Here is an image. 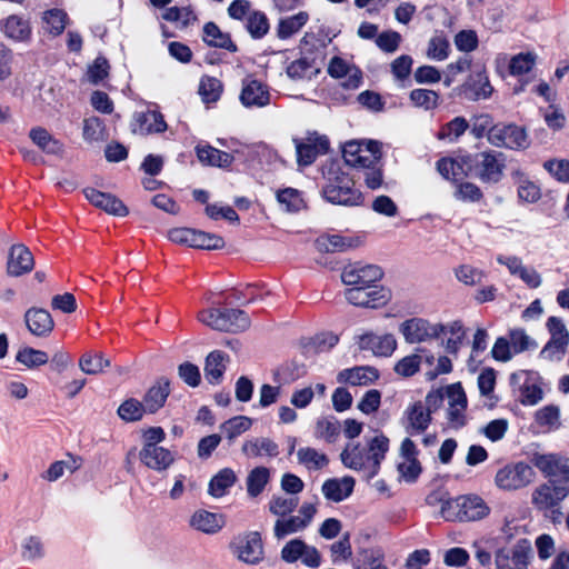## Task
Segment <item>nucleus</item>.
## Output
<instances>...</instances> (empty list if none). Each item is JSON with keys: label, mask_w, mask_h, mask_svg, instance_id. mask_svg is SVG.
Instances as JSON below:
<instances>
[{"label": "nucleus", "mask_w": 569, "mask_h": 569, "mask_svg": "<svg viewBox=\"0 0 569 569\" xmlns=\"http://www.w3.org/2000/svg\"><path fill=\"white\" fill-rule=\"evenodd\" d=\"M569 496L567 482H558L555 479L539 485L531 493V503L538 510H550L560 505Z\"/></svg>", "instance_id": "9b49d317"}, {"label": "nucleus", "mask_w": 569, "mask_h": 569, "mask_svg": "<svg viewBox=\"0 0 569 569\" xmlns=\"http://www.w3.org/2000/svg\"><path fill=\"white\" fill-rule=\"evenodd\" d=\"M462 521L480 520L489 515V507L478 496H462Z\"/></svg>", "instance_id": "c9c22d12"}, {"label": "nucleus", "mask_w": 569, "mask_h": 569, "mask_svg": "<svg viewBox=\"0 0 569 569\" xmlns=\"http://www.w3.org/2000/svg\"><path fill=\"white\" fill-rule=\"evenodd\" d=\"M203 40L211 47L236 51L237 46L232 42L229 34L223 33L213 22H208L203 27Z\"/></svg>", "instance_id": "58836bf2"}, {"label": "nucleus", "mask_w": 569, "mask_h": 569, "mask_svg": "<svg viewBox=\"0 0 569 569\" xmlns=\"http://www.w3.org/2000/svg\"><path fill=\"white\" fill-rule=\"evenodd\" d=\"M422 363V355L420 353H413L403 357L395 365V372L398 376L408 378L417 373L420 369V366Z\"/></svg>", "instance_id": "e2e57ef3"}, {"label": "nucleus", "mask_w": 569, "mask_h": 569, "mask_svg": "<svg viewBox=\"0 0 569 569\" xmlns=\"http://www.w3.org/2000/svg\"><path fill=\"white\" fill-rule=\"evenodd\" d=\"M359 240L346 238L339 234L321 236L317 239L316 246L322 252H342L359 246Z\"/></svg>", "instance_id": "473e14b6"}, {"label": "nucleus", "mask_w": 569, "mask_h": 569, "mask_svg": "<svg viewBox=\"0 0 569 569\" xmlns=\"http://www.w3.org/2000/svg\"><path fill=\"white\" fill-rule=\"evenodd\" d=\"M34 260L31 251L22 243L10 248L7 271L10 276L19 277L32 270Z\"/></svg>", "instance_id": "412c9836"}, {"label": "nucleus", "mask_w": 569, "mask_h": 569, "mask_svg": "<svg viewBox=\"0 0 569 569\" xmlns=\"http://www.w3.org/2000/svg\"><path fill=\"white\" fill-rule=\"evenodd\" d=\"M378 379V372L371 367H355L340 371L337 376L339 383L366 386Z\"/></svg>", "instance_id": "c756f323"}, {"label": "nucleus", "mask_w": 569, "mask_h": 569, "mask_svg": "<svg viewBox=\"0 0 569 569\" xmlns=\"http://www.w3.org/2000/svg\"><path fill=\"white\" fill-rule=\"evenodd\" d=\"M80 463L73 457H69L67 460H58L49 466V468L41 475V478L46 481L53 482L60 479L66 472L73 473L78 470Z\"/></svg>", "instance_id": "a18cd8bd"}, {"label": "nucleus", "mask_w": 569, "mask_h": 569, "mask_svg": "<svg viewBox=\"0 0 569 569\" xmlns=\"http://www.w3.org/2000/svg\"><path fill=\"white\" fill-rule=\"evenodd\" d=\"M222 92L221 82L213 77H203L199 84V94L203 102L211 103L219 100Z\"/></svg>", "instance_id": "bf43d9fd"}, {"label": "nucleus", "mask_w": 569, "mask_h": 569, "mask_svg": "<svg viewBox=\"0 0 569 569\" xmlns=\"http://www.w3.org/2000/svg\"><path fill=\"white\" fill-rule=\"evenodd\" d=\"M489 143L498 148L523 150L530 144L528 134L517 124L498 123L489 132Z\"/></svg>", "instance_id": "9d476101"}, {"label": "nucleus", "mask_w": 569, "mask_h": 569, "mask_svg": "<svg viewBox=\"0 0 569 569\" xmlns=\"http://www.w3.org/2000/svg\"><path fill=\"white\" fill-rule=\"evenodd\" d=\"M382 277L379 267L373 264L352 263L343 268L341 280L351 287H371Z\"/></svg>", "instance_id": "2eb2a0df"}, {"label": "nucleus", "mask_w": 569, "mask_h": 569, "mask_svg": "<svg viewBox=\"0 0 569 569\" xmlns=\"http://www.w3.org/2000/svg\"><path fill=\"white\" fill-rule=\"evenodd\" d=\"M297 162L299 166L311 164L318 154L326 153L329 149V141L325 136L310 134L305 141L295 139Z\"/></svg>", "instance_id": "dca6fc26"}, {"label": "nucleus", "mask_w": 569, "mask_h": 569, "mask_svg": "<svg viewBox=\"0 0 569 569\" xmlns=\"http://www.w3.org/2000/svg\"><path fill=\"white\" fill-rule=\"evenodd\" d=\"M492 92V87L489 83L487 76L482 72H477L466 81L462 86L461 93L469 100H480L488 98Z\"/></svg>", "instance_id": "c85d7f7f"}, {"label": "nucleus", "mask_w": 569, "mask_h": 569, "mask_svg": "<svg viewBox=\"0 0 569 569\" xmlns=\"http://www.w3.org/2000/svg\"><path fill=\"white\" fill-rule=\"evenodd\" d=\"M110 366V360L102 353L87 352L79 360V368L86 375H99Z\"/></svg>", "instance_id": "09e8293b"}, {"label": "nucleus", "mask_w": 569, "mask_h": 569, "mask_svg": "<svg viewBox=\"0 0 569 569\" xmlns=\"http://www.w3.org/2000/svg\"><path fill=\"white\" fill-rule=\"evenodd\" d=\"M241 451L248 458L276 457L279 453L278 445L264 437L248 439L242 443Z\"/></svg>", "instance_id": "bb28decb"}, {"label": "nucleus", "mask_w": 569, "mask_h": 569, "mask_svg": "<svg viewBox=\"0 0 569 569\" xmlns=\"http://www.w3.org/2000/svg\"><path fill=\"white\" fill-rule=\"evenodd\" d=\"M170 241L196 249L216 250L224 247L222 237L191 228H172L168 231Z\"/></svg>", "instance_id": "7ed1b4c3"}, {"label": "nucleus", "mask_w": 569, "mask_h": 569, "mask_svg": "<svg viewBox=\"0 0 569 569\" xmlns=\"http://www.w3.org/2000/svg\"><path fill=\"white\" fill-rule=\"evenodd\" d=\"M410 100L417 108L432 110L439 103V96L433 90L415 89L410 92Z\"/></svg>", "instance_id": "680f3d73"}, {"label": "nucleus", "mask_w": 569, "mask_h": 569, "mask_svg": "<svg viewBox=\"0 0 569 569\" xmlns=\"http://www.w3.org/2000/svg\"><path fill=\"white\" fill-rule=\"evenodd\" d=\"M67 14L58 9L49 10L43 14L44 30L53 36L60 34L66 28Z\"/></svg>", "instance_id": "774afa93"}, {"label": "nucleus", "mask_w": 569, "mask_h": 569, "mask_svg": "<svg viewBox=\"0 0 569 569\" xmlns=\"http://www.w3.org/2000/svg\"><path fill=\"white\" fill-rule=\"evenodd\" d=\"M28 330L37 337H47L53 330L54 322L51 315L41 308L32 307L24 313Z\"/></svg>", "instance_id": "b1692460"}, {"label": "nucleus", "mask_w": 569, "mask_h": 569, "mask_svg": "<svg viewBox=\"0 0 569 569\" xmlns=\"http://www.w3.org/2000/svg\"><path fill=\"white\" fill-rule=\"evenodd\" d=\"M44 557V545L40 537L28 536L21 543V558L32 562Z\"/></svg>", "instance_id": "3c124183"}, {"label": "nucleus", "mask_w": 569, "mask_h": 569, "mask_svg": "<svg viewBox=\"0 0 569 569\" xmlns=\"http://www.w3.org/2000/svg\"><path fill=\"white\" fill-rule=\"evenodd\" d=\"M16 359L28 368H37L46 365L49 360V356L42 350L23 347L17 352Z\"/></svg>", "instance_id": "603ef678"}, {"label": "nucleus", "mask_w": 569, "mask_h": 569, "mask_svg": "<svg viewBox=\"0 0 569 569\" xmlns=\"http://www.w3.org/2000/svg\"><path fill=\"white\" fill-rule=\"evenodd\" d=\"M537 61L533 52H521L513 56L509 61V71L512 76H522L532 70Z\"/></svg>", "instance_id": "864d4df0"}, {"label": "nucleus", "mask_w": 569, "mask_h": 569, "mask_svg": "<svg viewBox=\"0 0 569 569\" xmlns=\"http://www.w3.org/2000/svg\"><path fill=\"white\" fill-rule=\"evenodd\" d=\"M247 30L254 39L264 37L269 31V21L261 11H251L247 19Z\"/></svg>", "instance_id": "13d9d810"}, {"label": "nucleus", "mask_w": 569, "mask_h": 569, "mask_svg": "<svg viewBox=\"0 0 569 569\" xmlns=\"http://www.w3.org/2000/svg\"><path fill=\"white\" fill-rule=\"evenodd\" d=\"M2 31L14 41H27L31 36L29 22L19 16L8 17L2 24Z\"/></svg>", "instance_id": "e433bc0d"}, {"label": "nucleus", "mask_w": 569, "mask_h": 569, "mask_svg": "<svg viewBox=\"0 0 569 569\" xmlns=\"http://www.w3.org/2000/svg\"><path fill=\"white\" fill-rule=\"evenodd\" d=\"M318 72L307 59L295 60L287 67L288 77L295 81L311 79Z\"/></svg>", "instance_id": "0e129e2a"}, {"label": "nucleus", "mask_w": 569, "mask_h": 569, "mask_svg": "<svg viewBox=\"0 0 569 569\" xmlns=\"http://www.w3.org/2000/svg\"><path fill=\"white\" fill-rule=\"evenodd\" d=\"M162 18L170 22L180 23L181 27H188L197 20L196 14L189 7H171L168 8Z\"/></svg>", "instance_id": "338daca9"}, {"label": "nucleus", "mask_w": 569, "mask_h": 569, "mask_svg": "<svg viewBox=\"0 0 569 569\" xmlns=\"http://www.w3.org/2000/svg\"><path fill=\"white\" fill-rule=\"evenodd\" d=\"M196 151L199 161L204 164L228 168L233 162V157L230 153L211 146H198Z\"/></svg>", "instance_id": "f704fd0d"}, {"label": "nucleus", "mask_w": 569, "mask_h": 569, "mask_svg": "<svg viewBox=\"0 0 569 569\" xmlns=\"http://www.w3.org/2000/svg\"><path fill=\"white\" fill-rule=\"evenodd\" d=\"M430 505L440 502V515L448 521H462V497L449 498L440 493H432L428 497Z\"/></svg>", "instance_id": "7c9ffc66"}, {"label": "nucleus", "mask_w": 569, "mask_h": 569, "mask_svg": "<svg viewBox=\"0 0 569 569\" xmlns=\"http://www.w3.org/2000/svg\"><path fill=\"white\" fill-rule=\"evenodd\" d=\"M270 471L266 467L252 469L246 480L247 492L250 497L259 496L269 482Z\"/></svg>", "instance_id": "de8ad7c7"}, {"label": "nucleus", "mask_w": 569, "mask_h": 569, "mask_svg": "<svg viewBox=\"0 0 569 569\" xmlns=\"http://www.w3.org/2000/svg\"><path fill=\"white\" fill-rule=\"evenodd\" d=\"M351 184V179L343 173H335L333 177L330 174L322 189L323 197L335 204L357 206L361 201V194Z\"/></svg>", "instance_id": "39448f33"}, {"label": "nucleus", "mask_w": 569, "mask_h": 569, "mask_svg": "<svg viewBox=\"0 0 569 569\" xmlns=\"http://www.w3.org/2000/svg\"><path fill=\"white\" fill-rule=\"evenodd\" d=\"M399 331L408 343H419L440 337L443 328L441 323H430L426 319L412 318L403 321Z\"/></svg>", "instance_id": "f8f14e48"}, {"label": "nucleus", "mask_w": 569, "mask_h": 569, "mask_svg": "<svg viewBox=\"0 0 569 569\" xmlns=\"http://www.w3.org/2000/svg\"><path fill=\"white\" fill-rule=\"evenodd\" d=\"M345 297L353 306L366 308H378L388 300V295L383 290H377L371 287H351L346 290Z\"/></svg>", "instance_id": "f3484780"}, {"label": "nucleus", "mask_w": 569, "mask_h": 569, "mask_svg": "<svg viewBox=\"0 0 569 569\" xmlns=\"http://www.w3.org/2000/svg\"><path fill=\"white\" fill-rule=\"evenodd\" d=\"M281 559L292 563L301 559L302 563L310 568L320 566V553L316 547L307 545L301 539H291L281 549Z\"/></svg>", "instance_id": "4468645a"}, {"label": "nucleus", "mask_w": 569, "mask_h": 569, "mask_svg": "<svg viewBox=\"0 0 569 569\" xmlns=\"http://www.w3.org/2000/svg\"><path fill=\"white\" fill-rule=\"evenodd\" d=\"M546 327L550 339L540 351V357L546 360H561L569 346V331L565 322L558 317H550Z\"/></svg>", "instance_id": "423d86ee"}, {"label": "nucleus", "mask_w": 569, "mask_h": 569, "mask_svg": "<svg viewBox=\"0 0 569 569\" xmlns=\"http://www.w3.org/2000/svg\"><path fill=\"white\" fill-rule=\"evenodd\" d=\"M297 459L308 470H320L329 463L326 453L311 447H303L297 451Z\"/></svg>", "instance_id": "79ce46f5"}, {"label": "nucleus", "mask_w": 569, "mask_h": 569, "mask_svg": "<svg viewBox=\"0 0 569 569\" xmlns=\"http://www.w3.org/2000/svg\"><path fill=\"white\" fill-rule=\"evenodd\" d=\"M29 137L46 153L60 154L63 151V144L41 127L31 129Z\"/></svg>", "instance_id": "4c0bfd02"}, {"label": "nucleus", "mask_w": 569, "mask_h": 569, "mask_svg": "<svg viewBox=\"0 0 569 569\" xmlns=\"http://www.w3.org/2000/svg\"><path fill=\"white\" fill-rule=\"evenodd\" d=\"M532 553L530 541L518 540L511 547H502L496 551L495 563L497 569H528Z\"/></svg>", "instance_id": "6e6552de"}, {"label": "nucleus", "mask_w": 569, "mask_h": 569, "mask_svg": "<svg viewBox=\"0 0 569 569\" xmlns=\"http://www.w3.org/2000/svg\"><path fill=\"white\" fill-rule=\"evenodd\" d=\"M308 19V13L302 11L286 19H281L277 28V36L280 39L290 38L307 23Z\"/></svg>", "instance_id": "8fccbe9b"}, {"label": "nucleus", "mask_w": 569, "mask_h": 569, "mask_svg": "<svg viewBox=\"0 0 569 569\" xmlns=\"http://www.w3.org/2000/svg\"><path fill=\"white\" fill-rule=\"evenodd\" d=\"M236 480V473L231 469L224 468L210 480L208 492L214 498H221L234 485Z\"/></svg>", "instance_id": "ea45409f"}, {"label": "nucleus", "mask_w": 569, "mask_h": 569, "mask_svg": "<svg viewBox=\"0 0 569 569\" xmlns=\"http://www.w3.org/2000/svg\"><path fill=\"white\" fill-rule=\"evenodd\" d=\"M535 471L526 462L509 463L499 469L495 477L498 488L507 491L519 490L530 485L535 479Z\"/></svg>", "instance_id": "20e7f679"}, {"label": "nucleus", "mask_w": 569, "mask_h": 569, "mask_svg": "<svg viewBox=\"0 0 569 569\" xmlns=\"http://www.w3.org/2000/svg\"><path fill=\"white\" fill-rule=\"evenodd\" d=\"M531 463L550 479L559 477L560 482H569V459L558 453L535 452L530 458Z\"/></svg>", "instance_id": "ddd939ff"}, {"label": "nucleus", "mask_w": 569, "mask_h": 569, "mask_svg": "<svg viewBox=\"0 0 569 569\" xmlns=\"http://www.w3.org/2000/svg\"><path fill=\"white\" fill-rule=\"evenodd\" d=\"M189 525L197 531L214 535L226 526V519L221 513L199 509L191 515Z\"/></svg>", "instance_id": "5701e85b"}, {"label": "nucleus", "mask_w": 569, "mask_h": 569, "mask_svg": "<svg viewBox=\"0 0 569 569\" xmlns=\"http://www.w3.org/2000/svg\"><path fill=\"white\" fill-rule=\"evenodd\" d=\"M278 202L287 212H298L305 207V201L297 189L286 188L277 192Z\"/></svg>", "instance_id": "5fc2aeb1"}, {"label": "nucleus", "mask_w": 569, "mask_h": 569, "mask_svg": "<svg viewBox=\"0 0 569 569\" xmlns=\"http://www.w3.org/2000/svg\"><path fill=\"white\" fill-rule=\"evenodd\" d=\"M317 513L316 505L311 502H305L300 507L297 516L288 515L278 518L274 522L273 535L278 540L286 538L289 535H293L303 531L312 521Z\"/></svg>", "instance_id": "1a4fd4ad"}, {"label": "nucleus", "mask_w": 569, "mask_h": 569, "mask_svg": "<svg viewBox=\"0 0 569 569\" xmlns=\"http://www.w3.org/2000/svg\"><path fill=\"white\" fill-rule=\"evenodd\" d=\"M358 346L361 350L371 351L375 356L388 357L397 348V340L391 333L382 336L372 332L359 337Z\"/></svg>", "instance_id": "aec40b11"}, {"label": "nucleus", "mask_w": 569, "mask_h": 569, "mask_svg": "<svg viewBox=\"0 0 569 569\" xmlns=\"http://www.w3.org/2000/svg\"><path fill=\"white\" fill-rule=\"evenodd\" d=\"M226 370L224 355L221 351H212L208 355L204 366V377L210 383H218Z\"/></svg>", "instance_id": "37998d69"}, {"label": "nucleus", "mask_w": 569, "mask_h": 569, "mask_svg": "<svg viewBox=\"0 0 569 569\" xmlns=\"http://www.w3.org/2000/svg\"><path fill=\"white\" fill-rule=\"evenodd\" d=\"M167 130L163 116L156 110L139 112L134 116L132 131L138 134L160 133Z\"/></svg>", "instance_id": "393cba45"}, {"label": "nucleus", "mask_w": 569, "mask_h": 569, "mask_svg": "<svg viewBox=\"0 0 569 569\" xmlns=\"http://www.w3.org/2000/svg\"><path fill=\"white\" fill-rule=\"evenodd\" d=\"M388 449L389 439L378 435L368 440L365 447L348 445L340 457L347 468L362 471L368 479H371L378 475Z\"/></svg>", "instance_id": "f257e3e1"}, {"label": "nucleus", "mask_w": 569, "mask_h": 569, "mask_svg": "<svg viewBox=\"0 0 569 569\" xmlns=\"http://www.w3.org/2000/svg\"><path fill=\"white\" fill-rule=\"evenodd\" d=\"M299 499L297 497L273 496L269 503V511L278 518L290 515L298 506Z\"/></svg>", "instance_id": "6e6d98bb"}, {"label": "nucleus", "mask_w": 569, "mask_h": 569, "mask_svg": "<svg viewBox=\"0 0 569 569\" xmlns=\"http://www.w3.org/2000/svg\"><path fill=\"white\" fill-rule=\"evenodd\" d=\"M146 412L143 403L133 398L127 399L118 408L119 417L127 422L141 420Z\"/></svg>", "instance_id": "4d7b16f0"}, {"label": "nucleus", "mask_w": 569, "mask_h": 569, "mask_svg": "<svg viewBox=\"0 0 569 569\" xmlns=\"http://www.w3.org/2000/svg\"><path fill=\"white\" fill-rule=\"evenodd\" d=\"M467 174L485 183H497L501 180L505 170V158L501 152L483 151L465 156Z\"/></svg>", "instance_id": "f03ea898"}, {"label": "nucleus", "mask_w": 569, "mask_h": 569, "mask_svg": "<svg viewBox=\"0 0 569 569\" xmlns=\"http://www.w3.org/2000/svg\"><path fill=\"white\" fill-rule=\"evenodd\" d=\"M170 393L169 382L159 381L152 386L143 397V407L148 413H154L163 407Z\"/></svg>", "instance_id": "72a5a7b5"}, {"label": "nucleus", "mask_w": 569, "mask_h": 569, "mask_svg": "<svg viewBox=\"0 0 569 569\" xmlns=\"http://www.w3.org/2000/svg\"><path fill=\"white\" fill-rule=\"evenodd\" d=\"M139 459L147 468L163 472L173 465L174 455L164 447L141 448Z\"/></svg>", "instance_id": "4be33fe9"}, {"label": "nucleus", "mask_w": 569, "mask_h": 569, "mask_svg": "<svg viewBox=\"0 0 569 569\" xmlns=\"http://www.w3.org/2000/svg\"><path fill=\"white\" fill-rule=\"evenodd\" d=\"M438 172L447 180H458L467 174V164L465 163V156L458 159L442 158L437 162Z\"/></svg>", "instance_id": "a19ab883"}, {"label": "nucleus", "mask_w": 569, "mask_h": 569, "mask_svg": "<svg viewBox=\"0 0 569 569\" xmlns=\"http://www.w3.org/2000/svg\"><path fill=\"white\" fill-rule=\"evenodd\" d=\"M252 420L246 416L233 417L220 426V429L226 433L229 440H233L236 437L246 432L251 428Z\"/></svg>", "instance_id": "052dcab7"}, {"label": "nucleus", "mask_w": 569, "mask_h": 569, "mask_svg": "<svg viewBox=\"0 0 569 569\" xmlns=\"http://www.w3.org/2000/svg\"><path fill=\"white\" fill-rule=\"evenodd\" d=\"M221 317L228 329H220V331L237 333L247 330L250 326L248 316L240 309L222 310Z\"/></svg>", "instance_id": "c03bdc74"}, {"label": "nucleus", "mask_w": 569, "mask_h": 569, "mask_svg": "<svg viewBox=\"0 0 569 569\" xmlns=\"http://www.w3.org/2000/svg\"><path fill=\"white\" fill-rule=\"evenodd\" d=\"M509 342L513 353H521L537 347L536 341L520 328L511 329L509 331Z\"/></svg>", "instance_id": "69168bd1"}, {"label": "nucleus", "mask_w": 569, "mask_h": 569, "mask_svg": "<svg viewBox=\"0 0 569 569\" xmlns=\"http://www.w3.org/2000/svg\"><path fill=\"white\" fill-rule=\"evenodd\" d=\"M82 138L90 144H99L107 141L109 133L103 120L96 116L84 118Z\"/></svg>", "instance_id": "2f4dec72"}, {"label": "nucleus", "mask_w": 569, "mask_h": 569, "mask_svg": "<svg viewBox=\"0 0 569 569\" xmlns=\"http://www.w3.org/2000/svg\"><path fill=\"white\" fill-rule=\"evenodd\" d=\"M240 100L246 107H264L269 103L270 94L261 82L250 80L243 84Z\"/></svg>", "instance_id": "cd10ccee"}, {"label": "nucleus", "mask_w": 569, "mask_h": 569, "mask_svg": "<svg viewBox=\"0 0 569 569\" xmlns=\"http://www.w3.org/2000/svg\"><path fill=\"white\" fill-rule=\"evenodd\" d=\"M431 422V415L425 409L422 401L410 403L403 413L402 425L410 435H420Z\"/></svg>", "instance_id": "6ab92c4d"}, {"label": "nucleus", "mask_w": 569, "mask_h": 569, "mask_svg": "<svg viewBox=\"0 0 569 569\" xmlns=\"http://www.w3.org/2000/svg\"><path fill=\"white\" fill-rule=\"evenodd\" d=\"M442 335L450 333V338L447 339L445 348L448 353L457 355L462 340L466 336V330L461 321L456 320L448 325H442Z\"/></svg>", "instance_id": "49530a36"}, {"label": "nucleus", "mask_w": 569, "mask_h": 569, "mask_svg": "<svg viewBox=\"0 0 569 569\" xmlns=\"http://www.w3.org/2000/svg\"><path fill=\"white\" fill-rule=\"evenodd\" d=\"M83 193L91 204L103 210L108 214L126 217L129 212L124 203L111 193H106L94 188H86Z\"/></svg>", "instance_id": "a211bd4d"}, {"label": "nucleus", "mask_w": 569, "mask_h": 569, "mask_svg": "<svg viewBox=\"0 0 569 569\" xmlns=\"http://www.w3.org/2000/svg\"><path fill=\"white\" fill-rule=\"evenodd\" d=\"M232 555L247 565H257L263 559V545L257 531L238 535L230 542Z\"/></svg>", "instance_id": "0eeeda50"}, {"label": "nucleus", "mask_w": 569, "mask_h": 569, "mask_svg": "<svg viewBox=\"0 0 569 569\" xmlns=\"http://www.w3.org/2000/svg\"><path fill=\"white\" fill-rule=\"evenodd\" d=\"M353 488L355 479L352 477L332 478L323 482L321 491L326 499L340 502L352 493Z\"/></svg>", "instance_id": "a878e982"}]
</instances>
